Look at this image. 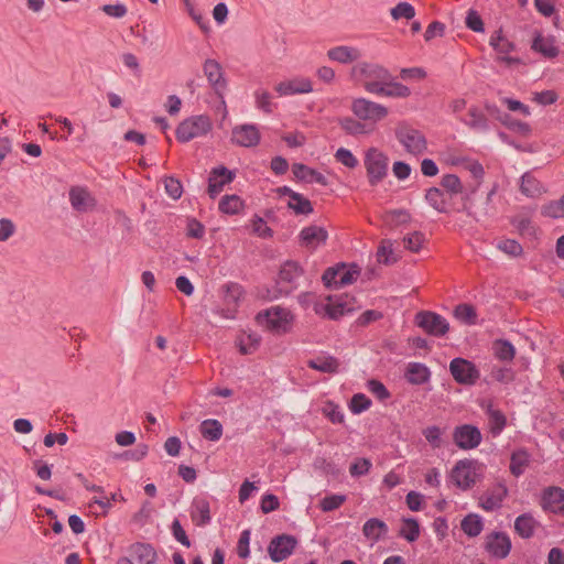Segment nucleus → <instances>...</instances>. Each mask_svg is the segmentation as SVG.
I'll return each instance as SVG.
<instances>
[{
    "label": "nucleus",
    "instance_id": "obj_13",
    "mask_svg": "<svg viewBox=\"0 0 564 564\" xmlns=\"http://www.w3.org/2000/svg\"><path fill=\"white\" fill-rule=\"evenodd\" d=\"M475 476L474 462L469 459L458 460L451 471L452 481L463 490L474 486Z\"/></svg>",
    "mask_w": 564,
    "mask_h": 564
},
{
    "label": "nucleus",
    "instance_id": "obj_29",
    "mask_svg": "<svg viewBox=\"0 0 564 564\" xmlns=\"http://www.w3.org/2000/svg\"><path fill=\"white\" fill-rule=\"evenodd\" d=\"M361 56L358 48L352 46L339 45L327 51V57L340 64H349Z\"/></svg>",
    "mask_w": 564,
    "mask_h": 564
},
{
    "label": "nucleus",
    "instance_id": "obj_41",
    "mask_svg": "<svg viewBox=\"0 0 564 564\" xmlns=\"http://www.w3.org/2000/svg\"><path fill=\"white\" fill-rule=\"evenodd\" d=\"M243 207V202L238 195H225L221 197L218 208L227 215H236Z\"/></svg>",
    "mask_w": 564,
    "mask_h": 564
},
{
    "label": "nucleus",
    "instance_id": "obj_53",
    "mask_svg": "<svg viewBox=\"0 0 564 564\" xmlns=\"http://www.w3.org/2000/svg\"><path fill=\"white\" fill-rule=\"evenodd\" d=\"M410 219L411 216L405 209H393L386 215V224L391 228L404 225L409 223Z\"/></svg>",
    "mask_w": 564,
    "mask_h": 564
},
{
    "label": "nucleus",
    "instance_id": "obj_62",
    "mask_svg": "<svg viewBox=\"0 0 564 564\" xmlns=\"http://www.w3.org/2000/svg\"><path fill=\"white\" fill-rule=\"evenodd\" d=\"M334 156L337 162H339L340 164L348 169H355L356 166H358L357 158L352 154L350 150L346 148H339Z\"/></svg>",
    "mask_w": 564,
    "mask_h": 564
},
{
    "label": "nucleus",
    "instance_id": "obj_35",
    "mask_svg": "<svg viewBox=\"0 0 564 564\" xmlns=\"http://www.w3.org/2000/svg\"><path fill=\"white\" fill-rule=\"evenodd\" d=\"M486 413L488 415L490 433L492 436L500 435L507 425L506 415L500 410L494 409L491 404L488 405Z\"/></svg>",
    "mask_w": 564,
    "mask_h": 564
},
{
    "label": "nucleus",
    "instance_id": "obj_7",
    "mask_svg": "<svg viewBox=\"0 0 564 564\" xmlns=\"http://www.w3.org/2000/svg\"><path fill=\"white\" fill-rule=\"evenodd\" d=\"M291 314L288 310L274 306L257 314V321L271 330L286 333L291 322Z\"/></svg>",
    "mask_w": 564,
    "mask_h": 564
},
{
    "label": "nucleus",
    "instance_id": "obj_28",
    "mask_svg": "<svg viewBox=\"0 0 564 564\" xmlns=\"http://www.w3.org/2000/svg\"><path fill=\"white\" fill-rule=\"evenodd\" d=\"M388 532L387 523L378 518H370L362 525V534L375 543L383 539Z\"/></svg>",
    "mask_w": 564,
    "mask_h": 564
},
{
    "label": "nucleus",
    "instance_id": "obj_14",
    "mask_svg": "<svg viewBox=\"0 0 564 564\" xmlns=\"http://www.w3.org/2000/svg\"><path fill=\"white\" fill-rule=\"evenodd\" d=\"M260 140V131L253 123L239 124L232 129L231 141L239 147L252 148L258 145Z\"/></svg>",
    "mask_w": 564,
    "mask_h": 564
},
{
    "label": "nucleus",
    "instance_id": "obj_37",
    "mask_svg": "<svg viewBox=\"0 0 564 564\" xmlns=\"http://www.w3.org/2000/svg\"><path fill=\"white\" fill-rule=\"evenodd\" d=\"M520 191L528 197L540 196L544 189L540 181H538L530 172H527L521 177Z\"/></svg>",
    "mask_w": 564,
    "mask_h": 564
},
{
    "label": "nucleus",
    "instance_id": "obj_15",
    "mask_svg": "<svg viewBox=\"0 0 564 564\" xmlns=\"http://www.w3.org/2000/svg\"><path fill=\"white\" fill-rule=\"evenodd\" d=\"M236 174L224 165L212 169L208 177V194L210 198H215L226 184L234 181Z\"/></svg>",
    "mask_w": 564,
    "mask_h": 564
},
{
    "label": "nucleus",
    "instance_id": "obj_24",
    "mask_svg": "<svg viewBox=\"0 0 564 564\" xmlns=\"http://www.w3.org/2000/svg\"><path fill=\"white\" fill-rule=\"evenodd\" d=\"M292 172L297 181L305 183H317L322 186L328 185V180L325 175L303 163H294L292 165Z\"/></svg>",
    "mask_w": 564,
    "mask_h": 564
},
{
    "label": "nucleus",
    "instance_id": "obj_55",
    "mask_svg": "<svg viewBox=\"0 0 564 564\" xmlns=\"http://www.w3.org/2000/svg\"><path fill=\"white\" fill-rule=\"evenodd\" d=\"M393 20L406 19L411 20L415 17V9L409 2H399L390 11Z\"/></svg>",
    "mask_w": 564,
    "mask_h": 564
},
{
    "label": "nucleus",
    "instance_id": "obj_6",
    "mask_svg": "<svg viewBox=\"0 0 564 564\" xmlns=\"http://www.w3.org/2000/svg\"><path fill=\"white\" fill-rule=\"evenodd\" d=\"M449 372L457 383L464 386H474L480 378V371L476 365L462 357L451 360Z\"/></svg>",
    "mask_w": 564,
    "mask_h": 564
},
{
    "label": "nucleus",
    "instance_id": "obj_10",
    "mask_svg": "<svg viewBox=\"0 0 564 564\" xmlns=\"http://www.w3.org/2000/svg\"><path fill=\"white\" fill-rule=\"evenodd\" d=\"M303 275V270L297 262L286 261L280 269L276 282L280 295H289L297 288V281Z\"/></svg>",
    "mask_w": 564,
    "mask_h": 564
},
{
    "label": "nucleus",
    "instance_id": "obj_22",
    "mask_svg": "<svg viewBox=\"0 0 564 564\" xmlns=\"http://www.w3.org/2000/svg\"><path fill=\"white\" fill-rule=\"evenodd\" d=\"M507 495V487L501 482L496 484L480 497V507L486 511H495L502 506Z\"/></svg>",
    "mask_w": 564,
    "mask_h": 564
},
{
    "label": "nucleus",
    "instance_id": "obj_42",
    "mask_svg": "<svg viewBox=\"0 0 564 564\" xmlns=\"http://www.w3.org/2000/svg\"><path fill=\"white\" fill-rule=\"evenodd\" d=\"M288 207L296 215H310L314 210L311 200L300 193L292 196V199L288 203Z\"/></svg>",
    "mask_w": 564,
    "mask_h": 564
},
{
    "label": "nucleus",
    "instance_id": "obj_25",
    "mask_svg": "<svg viewBox=\"0 0 564 564\" xmlns=\"http://www.w3.org/2000/svg\"><path fill=\"white\" fill-rule=\"evenodd\" d=\"M191 518L197 527H205L210 523L209 501L202 497H196L192 502Z\"/></svg>",
    "mask_w": 564,
    "mask_h": 564
},
{
    "label": "nucleus",
    "instance_id": "obj_27",
    "mask_svg": "<svg viewBox=\"0 0 564 564\" xmlns=\"http://www.w3.org/2000/svg\"><path fill=\"white\" fill-rule=\"evenodd\" d=\"M354 311L352 307L348 306L346 302L338 300L336 302H329L327 304L317 305L315 312L317 314H324L329 319L337 321L346 314Z\"/></svg>",
    "mask_w": 564,
    "mask_h": 564
},
{
    "label": "nucleus",
    "instance_id": "obj_21",
    "mask_svg": "<svg viewBox=\"0 0 564 564\" xmlns=\"http://www.w3.org/2000/svg\"><path fill=\"white\" fill-rule=\"evenodd\" d=\"M275 91L280 96L308 94V93L313 91V86H312V82L308 78L295 77V78L279 83L275 86Z\"/></svg>",
    "mask_w": 564,
    "mask_h": 564
},
{
    "label": "nucleus",
    "instance_id": "obj_52",
    "mask_svg": "<svg viewBox=\"0 0 564 564\" xmlns=\"http://www.w3.org/2000/svg\"><path fill=\"white\" fill-rule=\"evenodd\" d=\"M441 185L451 196L463 193V184L456 174H445L441 180Z\"/></svg>",
    "mask_w": 564,
    "mask_h": 564
},
{
    "label": "nucleus",
    "instance_id": "obj_48",
    "mask_svg": "<svg viewBox=\"0 0 564 564\" xmlns=\"http://www.w3.org/2000/svg\"><path fill=\"white\" fill-rule=\"evenodd\" d=\"M339 126L347 134L350 135H359L368 132L366 124L351 117L339 119Z\"/></svg>",
    "mask_w": 564,
    "mask_h": 564
},
{
    "label": "nucleus",
    "instance_id": "obj_34",
    "mask_svg": "<svg viewBox=\"0 0 564 564\" xmlns=\"http://www.w3.org/2000/svg\"><path fill=\"white\" fill-rule=\"evenodd\" d=\"M530 454L525 448H518L510 456V473L514 477L521 476L530 464Z\"/></svg>",
    "mask_w": 564,
    "mask_h": 564
},
{
    "label": "nucleus",
    "instance_id": "obj_3",
    "mask_svg": "<svg viewBox=\"0 0 564 564\" xmlns=\"http://www.w3.org/2000/svg\"><path fill=\"white\" fill-rule=\"evenodd\" d=\"M360 274V269L352 263L348 269L345 263L329 267L322 275V281L327 289H337L351 284Z\"/></svg>",
    "mask_w": 564,
    "mask_h": 564
},
{
    "label": "nucleus",
    "instance_id": "obj_20",
    "mask_svg": "<svg viewBox=\"0 0 564 564\" xmlns=\"http://www.w3.org/2000/svg\"><path fill=\"white\" fill-rule=\"evenodd\" d=\"M203 69L215 93L220 95V93L227 87L221 65L217 61L208 58L205 61Z\"/></svg>",
    "mask_w": 564,
    "mask_h": 564
},
{
    "label": "nucleus",
    "instance_id": "obj_44",
    "mask_svg": "<svg viewBox=\"0 0 564 564\" xmlns=\"http://www.w3.org/2000/svg\"><path fill=\"white\" fill-rule=\"evenodd\" d=\"M399 535L408 542H415L420 536V523L415 518H404L403 527L399 531Z\"/></svg>",
    "mask_w": 564,
    "mask_h": 564
},
{
    "label": "nucleus",
    "instance_id": "obj_33",
    "mask_svg": "<svg viewBox=\"0 0 564 564\" xmlns=\"http://www.w3.org/2000/svg\"><path fill=\"white\" fill-rule=\"evenodd\" d=\"M539 522L530 513H523L517 517L514 521V530L522 539L533 536Z\"/></svg>",
    "mask_w": 564,
    "mask_h": 564
},
{
    "label": "nucleus",
    "instance_id": "obj_50",
    "mask_svg": "<svg viewBox=\"0 0 564 564\" xmlns=\"http://www.w3.org/2000/svg\"><path fill=\"white\" fill-rule=\"evenodd\" d=\"M468 115L470 117V121L468 122V126L471 129H475L478 131H487L489 129V124H488V120H487L486 116L477 107L469 108Z\"/></svg>",
    "mask_w": 564,
    "mask_h": 564
},
{
    "label": "nucleus",
    "instance_id": "obj_51",
    "mask_svg": "<svg viewBox=\"0 0 564 564\" xmlns=\"http://www.w3.org/2000/svg\"><path fill=\"white\" fill-rule=\"evenodd\" d=\"M502 124L509 130L520 133L523 137H528L531 133V127L529 123L520 121L507 113L503 116Z\"/></svg>",
    "mask_w": 564,
    "mask_h": 564
},
{
    "label": "nucleus",
    "instance_id": "obj_60",
    "mask_svg": "<svg viewBox=\"0 0 564 564\" xmlns=\"http://www.w3.org/2000/svg\"><path fill=\"white\" fill-rule=\"evenodd\" d=\"M497 248L510 257H519L523 252L522 246L514 239H503L497 243Z\"/></svg>",
    "mask_w": 564,
    "mask_h": 564
},
{
    "label": "nucleus",
    "instance_id": "obj_11",
    "mask_svg": "<svg viewBox=\"0 0 564 564\" xmlns=\"http://www.w3.org/2000/svg\"><path fill=\"white\" fill-rule=\"evenodd\" d=\"M297 543L299 541L294 535L283 533L270 541L268 553L274 563H279L293 553Z\"/></svg>",
    "mask_w": 564,
    "mask_h": 564
},
{
    "label": "nucleus",
    "instance_id": "obj_23",
    "mask_svg": "<svg viewBox=\"0 0 564 564\" xmlns=\"http://www.w3.org/2000/svg\"><path fill=\"white\" fill-rule=\"evenodd\" d=\"M299 237L303 246L307 248H315L318 245L326 243L328 239V232L324 227L311 225L304 227L300 231Z\"/></svg>",
    "mask_w": 564,
    "mask_h": 564
},
{
    "label": "nucleus",
    "instance_id": "obj_1",
    "mask_svg": "<svg viewBox=\"0 0 564 564\" xmlns=\"http://www.w3.org/2000/svg\"><path fill=\"white\" fill-rule=\"evenodd\" d=\"M368 182L371 186L381 183L388 175L389 158L377 148H369L364 158Z\"/></svg>",
    "mask_w": 564,
    "mask_h": 564
},
{
    "label": "nucleus",
    "instance_id": "obj_31",
    "mask_svg": "<svg viewBox=\"0 0 564 564\" xmlns=\"http://www.w3.org/2000/svg\"><path fill=\"white\" fill-rule=\"evenodd\" d=\"M411 384L420 386L426 383L431 378L430 369L421 362H410L404 375Z\"/></svg>",
    "mask_w": 564,
    "mask_h": 564
},
{
    "label": "nucleus",
    "instance_id": "obj_54",
    "mask_svg": "<svg viewBox=\"0 0 564 564\" xmlns=\"http://www.w3.org/2000/svg\"><path fill=\"white\" fill-rule=\"evenodd\" d=\"M225 295L224 300L228 306H236L242 295V288L238 283H227L223 286Z\"/></svg>",
    "mask_w": 564,
    "mask_h": 564
},
{
    "label": "nucleus",
    "instance_id": "obj_2",
    "mask_svg": "<svg viewBox=\"0 0 564 564\" xmlns=\"http://www.w3.org/2000/svg\"><path fill=\"white\" fill-rule=\"evenodd\" d=\"M212 130V121L208 116L198 115L184 119L176 128L175 135L178 142L186 143L205 135Z\"/></svg>",
    "mask_w": 564,
    "mask_h": 564
},
{
    "label": "nucleus",
    "instance_id": "obj_56",
    "mask_svg": "<svg viewBox=\"0 0 564 564\" xmlns=\"http://www.w3.org/2000/svg\"><path fill=\"white\" fill-rule=\"evenodd\" d=\"M410 95V88L399 82H394V78L391 75L390 80L387 83V97L406 98Z\"/></svg>",
    "mask_w": 564,
    "mask_h": 564
},
{
    "label": "nucleus",
    "instance_id": "obj_18",
    "mask_svg": "<svg viewBox=\"0 0 564 564\" xmlns=\"http://www.w3.org/2000/svg\"><path fill=\"white\" fill-rule=\"evenodd\" d=\"M497 192V185L488 192L484 203L480 206H475L469 203L470 195L467 194L464 198V210L467 212L469 216H473L476 220H480L482 217L492 216L496 212L495 206L492 205V197Z\"/></svg>",
    "mask_w": 564,
    "mask_h": 564
},
{
    "label": "nucleus",
    "instance_id": "obj_40",
    "mask_svg": "<svg viewBox=\"0 0 564 564\" xmlns=\"http://www.w3.org/2000/svg\"><path fill=\"white\" fill-rule=\"evenodd\" d=\"M425 199L438 213H447V203L443 191L438 187H430L426 191Z\"/></svg>",
    "mask_w": 564,
    "mask_h": 564
},
{
    "label": "nucleus",
    "instance_id": "obj_36",
    "mask_svg": "<svg viewBox=\"0 0 564 564\" xmlns=\"http://www.w3.org/2000/svg\"><path fill=\"white\" fill-rule=\"evenodd\" d=\"M460 528L466 535H468L469 538H475L481 533L484 529V522L479 514L468 513L462 520Z\"/></svg>",
    "mask_w": 564,
    "mask_h": 564
},
{
    "label": "nucleus",
    "instance_id": "obj_9",
    "mask_svg": "<svg viewBox=\"0 0 564 564\" xmlns=\"http://www.w3.org/2000/svg\"><path fill=\"white\" fill-rule=\"evenodd\" d=\"M351 111L360 120L380 121L388 115V109L366 98H357L351 104Z\"/></svg>",
    "mask_w": 564,
    "mask_h": 564
},
{
    "label": "nucleus",
    "instance_id": "obj_47",
    "mask_svg": "<svg viewBox=\"0 0 564 564\" xmlns=\"http://www.w3.org/2000/svg\"><path fill=\"white\" fill-rule=\"evenodd\" d=\"M392 246L393 243L390 239H384L381 241L377 251V260L379 263L389 265L398 261V258L393 253Z\"/></svg>",
    "mask_w": 564,
    "mask_h": 564
},
{
    "label": "nucleus",
    "instance_id": "obj_30",
    "mask_svg": "<svg viewBox=\"0 0 564 564\" xmlns=\"http://www.w3.org/2000/svg\"><path fill=\"white\" fill-rule=\"evenodd\" d=\"M531 48L546 58H554L558 55V48L555 45V37H544L541 33H538L534 36Z\"/></svg>",
    "mask_w": 564,
    "mask_h": 564
},
{
    "label": "nucleus",
    "instance_id": "obj_5",
    "mask_svg": "<svg viewBox=\"0 0 564 564\" xmlns=\"http://www.w3.org/2000/svg\"><path fill=\"white\" fill-rule=\"evenodd\" d=\"M414 323L427 335L443 337L449 330V323L442 315L432 311H420L415 314Z\"/></svg>",
    "mask_w": 564,
    "mask_h": 564
},
{
    "label": "nucleus",
    "instance_id": "obj_16",
    "mask_svg": "<svg viewBox=\"0 0 564 564\" xmlns=\"http://www.w3.org/2000/svg\"><path fill=\"white\" fill-rule=\"evenodd\" d=\"M541 507L544 511L564 516V489L554 486L544 489Z\"/></svg>",
    "mask_w": 564,
    "mask_h": 564
},
{
    "label": "nucleus",
    "instance_id": "obj_59",
    "mask_svg": "<svg viewBox=\"0 0 564 564\" xmlns=\"http://www.w3.org/2000/svg\"><path fill=\"white\" fill-rule=\"evenodd\" d=\"M367 389L380 401L384 402L391 397L390 391L387 387L377 379H370L367 381Z\"/></svg>",
    "mask_w": 564,
    "mask_h": 564
},
{
    "label": "nucleus",
    "instance_id": "obj_46",
    "mask_svg": "<svg viewBox=\"0 0 564 564\" xmlns=\"http://www.w3.org/2000/svg\"><path fill=\"white\" fill-rule=\"evenodd\" d=\"M260 343V335L256 333L246 334L238 341L239 351L242 355L253 354L259 348Z\"/></svg>",
    "mask_w": 564,
    "mask_h": 564
},
{
    "label": "nucleus",
    "instance_id": "obj_49",
    "mask_svg": "<svg viewBox=\"0 0 564 564\" xmlns=\"http://www.w3.org/2000/svg\"><path fill=\"white\" fill-rule=\"evenodd\" d=\"M511 225L517 228L521 236L535 237L536 235V228L528 217L516 216L512 218Z\"/></svg>",
    "mask_w": 564,
    "mask_h": 564
},
{
    "label": "nucleus",
    "instance_id": "obj_17",
    "mask_svg": "<svg viewBox=\"0 0 564 564\" xmlns=\"http://www.w3.org/2000/svg\"><path fill=\"white\" fill-rule=\"evenodd\" d=\"M352 74L365 78V82H387L391 73L383 66L373 63H359L352 67Z\"/></svg>",
    "mask_w": 564,
    "mask_h": 564
},
{
    "label": "nucleus",
    "instance_id": "obj_32",
    "mask_svg": "<svg viewBox=\"0 0 564 564\" xmlns=\"http://www.w3.org/2000/svg\"><path fill=\"white\" fill-rule=\"evenodd\" d=\"M130 552L139 564H153L158 557L155 549L149 543L137 542L130 546Z\"/></svg>",
    "mask_w": 564,
    "mask_h": 564
},
{
    "label": "nucleus",
    "instance_id": "obj_61",
    "mask_svg": "<svg viewBox=\"0 0 564 564\" xmlns=\"http://www.w3.org/2000/svg\"><path fill=\"white\" fill-rule=\"evenodd\" d=\"M465 24L469 30L476 33H482L485 31L484 21L479 13L474 9H469L467 11Z\"/></svg>",
    "mask_w": 564,
    "mask_h": 564
},
{
    "label": "nucleus",
    "instance_id": "obj_39",
    "mask_svg": "<svg viewBox=\"0 0 564 564\" xmlns=\"http://www.w3.org/2000/svg\"><path fill=\"white\" fill-rule=\"evenodd\" d=\"M89 193L82 187H72L69 189V202L77 212H86L88 208Z\"/></svg>",
    "mask_w": 564,
    "mask_h": 564
},
{
    "label": "nucleus",
    "instance_id": "obj_63",
    "mask_svg": "<svg viewBox=\"0 0 564 564\" xmlns=\"http://www.w3.org/2000/svg\"><path fill=\"white\" fill-rule=\"evenodd\" d=\"M205 226L196 218H187L186 236L194 239H203L205 236Z\"/></svg>",
    "mask_w": 564,
    "mask_h": 564
},
{
    "label": "nucleus",
    "instance_id": "obj_43",
    "mask_svg": "<svg viewBox=\"0 0 564 564\" xmlns=\"http://www.w3.org/2000/svg\"><path fill=\"white\" fill-rule=\"evenodd\" d=\"M495 356L501 361H511L514 358V346L506 339H498L494 343Z\"/></svg>",
    "mask_w": 564,
    "mask_h": 564
},
{
    "label": "nucleus",
    "instance_id": "obj_8",
    "mask_svg": "<svg viewBox=\"0 0 564 564\" xmlns=\"http://www.w3.org/2000/svg\"><path fill=\"white\" fill-rule=\"evenodd\" d=\"M481 441L482 434L476 425L462 424L453 431V442L460 449H474L480 445Z\"/></svg>",
    "mask_w": 564,
    "mask_h": 564
},
{
    "label": "nucleus",
    "instance_id": "obj_19",
    "mask_svg": "<svg viewBox=\"0 0 564 564\" xmlns=\"http://www.w3.org/2000/svg\"><path fill=\"white\" fill-rule=\"evenodd\" d=\"M489 44L499 54L498 59L507 65L519 64L520 58L509 56L508 54L514 50V44L502 35V30L496 31L491 36Z\"/></svg>",
    "mask_w": 564,
    "mask_h": 564
},
{
    "label": "nucleus",
    "instance_id": "obj_26",
    "mask_svg": "<svg viewBox=\"0 0 564 564\" xmlns=\"http://www.w3.org/2000/svg\"><path fill=\"white\" fill-rule=\"evenodd\" d=\"M306 365L313 370L333 375L339 372L340 361L334 356L322 354L307 360Z\"/></svg>",
    "mask_w": 564,
    "mask_h": 564
},
{
    "label": "nucleus",
    "instance_id": "obj_38",
    "mask_svg": "<svg viewBox=\"0 0 564 564\" xmlns=\"http://www.w3.org/2000/svg\"><path fill=\"white\" fill-rule=\"evenodd\" d=\"M199 431L204 438L216 442L223 435V425L218 420L207 419L200 423Z\"/></svg>",
    "mask_w": 564,
    "mask_h": 564
},
{
    "label": "nucleus",
    "instance_id": "obj_64",
    "mask_svg": "<svg viewBox=\"0 0 564 564\" xmlns=\"http://www.w3.org/2000/svg\"><path fill=\"white\" fill-rule=\"evenodd\" d=\"M422 434L433 448L442 446V430L438 426H427L422 431Z\"/></svg>",
    "mask_w": 564,
    "mask_h": 564
},
{
    "label": "nucleus",
    "instance_id": "obj_4",
    "mask_svg": "<svg viewBox=\"0 0 564 564\" xmlns=\"http://www.w3.org/2000/svg\"><path fill=\"white\" fill-rule=\"evenodd\" d=\"M395 138L410 154L420 155L427 150L425 135L405 122L400 123L395 128Z\"/></svg>",
    "mask_w": 564,
    "mask_h": 564
},
{
    "label": "nucleus",
    "instance_id": "obj_57",
    "mask_svg": "<svg viewBox=\"0 0 564 564\" xmlns=\"http://www.w3.org/2000/svg\"><path fill=\"white\" fill-rule=\"evenodd\" d=\"M371 406V400L364 393H356L351 397L349 409L354 414H360Z\"/></svg>",
    "mask_w": 564,
    "mask_h": 564
},
{
    "label": "nucleus",
    "instance_id": "obj_58",
    "mask_svg": "<svg viewBox=\"0 0 564 564\" xmlns=\"http://www.w3.org/2000/svg\"><path fill=\"white\" fill-rule=\"evenodd\" d=\"M346 499L347 497L345 495H328L321 500L319 507L324 512H329L338 509L346 501Z\"/></svg>",
    "mask_w": 564,
    "mask_h": 564
},
{
    "label": "nucleus",
    "instance_id": "obj_45",
    "mask_svg": "<svg viewBox=\"0 0 564 564\" xmlns=\"http://www.w3.org/2000/svg\"><path fill=\"white\" fill-rule=\"evenodd\" d=\"M454 316L466 325H475L477 323V313L470 304H458L454 308Z\"/></svg>",
    "mask_w": 564,
    "mask_h": 564
},
{
    "label": "nucleus",
    "instance_id": "obj_12",
    "mask_svg": "<svg viewBox=\"0 0 564 564\" xmlns=\"http://www.w3.org/2000/svg\"><path fill=\"white\" fill-rule=\"evenodd\" d=\"M511 547V540L505 532L494 531L486 535L484 549L495 558H506L509 555Z\"/></svg>",
    "mask_w": 564,
    "mask_h": 564
}]
</instances>
